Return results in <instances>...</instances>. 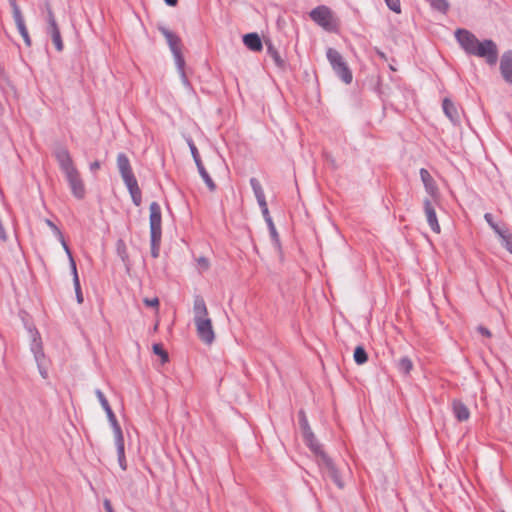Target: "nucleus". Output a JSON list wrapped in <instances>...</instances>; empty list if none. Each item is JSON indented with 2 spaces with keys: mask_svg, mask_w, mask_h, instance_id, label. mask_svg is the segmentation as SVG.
Here are the masks:
<instances>
[{
  "mask_svg": "<svg viewBox=\"0 0 512 512\" xmlns=\"http://www.w3.org/2000/svg\"><path fill=\"white\" fill-rule=\"evenodd\" d=\"M117 166L123 181L135 177L129 162L128 157L124 153H120L117 156Z\"/></svg>",
  "mask_w": 512,
  "mask_h": 512,
  "instance_id": "f8f14e48",
  "label": "nucleus"
},
{
  "mask_svg": "<svg viewBox=\"0 0 512 512\" xmlns=\"http://www.w3.org/2000/svg\"><path fill=\"white\" fill-rule=\"evenodd\" d=\"M306 444L310 449L318 456V463L322 468L323 472L332 479V481L339 487L343 488L344 484L339 476V473L334 466L331 459L324 453L321 445L317 442L313 432H307L304 434Z\"/></svg>",
  "mask_w": 512,
  "mask_h": 512,
  "instance_id": "20e7f679",
  "label": "nucleus"
},
{
  "mask_svg": "<svg viewBox=\"0 0 512 512\" xmlns=\"http://www.w3.org/2000/svg\"><path fill=\"white\" fill-rule=\"evenodd\" d=\"M243 43L245 46L255 52L262 50V41L257 33H249L244 35Z\"/></svg>",
  "mask_w": 512,
  "mask_h": 512,
  "instance_id": "f3484780",
  "label": "nucleus"
},
{
  "mask_svg": "<svg viewBox=\"0 0 512 512\" xmlns=\"http://www.w3.org/2000/svg\"><path fill=\"white\" fill-rule=\"evenodd\" d=\"M95 394L104 410L107 409L108 407H110L108 400L106 399V397L104 396V394L101 390L97 389L95 391Z\"/></svg>",
  "mask_w": 512,
  "mask_h": 512,
  "instance_id": "4c0bfd02",
  "label": "nucleus"
},
{
  "mask_svg": "<svg viewBox=\"0 0 512 512\" xmlns=\"http://www.w3.org/2000/svg\"><path fill=\"white\" fill-rule=\"evenodd\" d=\"M15 24L17 26V29L20 33V35L22 36L26 46L30 47L31 44H32V41H31V38L29 36V33H28V30L26 28V25H25V22H24V18H19V19H15Z\"/></svg>",
  "mask_w": 512,
  "mask_h": 512,
  "instance_id": "aec40b11",
  "label": "nucleus"
},
{
  "mask_svg": "<svg viewBox=\"0 0 512 512\" xmlns=\"http://www.w3.org/2000/svg\"><path fill=\"white\" fill-rule=\"evenodd\" d=\"M153 352L161 357L162 363H166L168 361V353L163 349L161 344L153 345Z\"/></svg>",
  "mask_w": 512,
  "mask_h": 512,
  "instance_id": "2f4dec72",
  "label": "nucleus"
},
{
  "mask_svg": "<svg viewBox=\"0 0 512 512\" xmlns=\"http://www.w3.org/2000/svg\"><path fill=\"white\" fill-rule=\"evenodd\" d=\"M455 36L465 52L484 58L490 65L496 64L498 60V49L492 40L480 42L474 34L465 29H458Z\"/></svg>",
  "mask_w": 512,
  "mask_h": 512,
  "instance_id": "f257e3e1",
  "label": "nucleus"
},
{
  "mask_svg": "<svg viewBox=\"0 0 512 512\" xmlns=\"http://www.w3.org/2000/svg\"><path fill=\"white\" fill-rule=\"evenodd\" d=\"M106 412V415H107V418H108V421L113 429V433H119V432H122V429L116 419V416L114 414V412L112 411L111 407H108L107 409L104 410Z\"/></svg>",
  "mask_w": 512,
  "mask_h": 512,
  "instance_id": "393cba45",
  "label": "nucleus"
},
{
  "mask_svg": "<svg viewBox=\"0 0 512 512\" xmlns=\"http://www.w3.org/2000/svg\"><path fill=\"white\" fill-rule=\"evenodd\" d=\"M168 5L174 6L177 3V0H165Z\"/></svg>",
  "mask_w": 512,
  "mask_h": 512,
  "instance_id": "3c124183",
  "label": "nucleus"
},
{
  "mask_svg": "<svg viewBox=\"0 0 512 512\" xmlns=\"http://www.w3.org/2000/svg\"><path fill=\"white\" fill-rule=\"evenodd\" d=\"M188 145H189V148H190V151H191V154L193 156L195 163L200 162L201 159H200L198 150H197L196 146L194 145V143L190 140V141H188Z\"/></svg>",
  "mask_w": 512,
  "mask_h": 512,
  "instance_id": "ea45409f",
  "label": "nucleus"
},
{
  "mask_svg": "<svg viewBox=\"0 0 512 512\" xmlns=\"http://www.w3.org/2000/svg\"><path fill=\"white\" fill-rule=\"evenodd\" d=\"M299 423H300V427H301L303 435L307 434V432H312L311 428L309 426L307 417L305 415V412L302 410L299 412Z\"/></svg>",
  "mask_w": 512,
  "mask_h": 512,
  "instance_id": "7c9ffc66",
  "label": "nucleus"
},
{
  "mask_svg": "<svg viewBox=\"0 0 512 512\" xmlns=\"http://www.w3.org/2000/svg\"><path fill=\"white\" fill-rule=\"evenodd\" d=\"M118 463H119V466L121 467L122 470H126L127 469V463H126L125 455L124 456H118Z\"/></svg>",
  "mask_w": 512,
  "mask_h": 512,
  "instance_id": "a18cd8bd",
  "label": "nucleus"
},
{
  "mask_svg": "<svg viewBox=\"0 0 512 512\" xmlns=\"http://www.w3.org/2000/svg\"><path fill=\"white\" fill-rule=\"evenodd\" d=\"M501 512H504V511H501Z\"/></svg>",
  "mask_w": 512,
  "mask_h": 512,
  "instance_id": "603ef678",
  "label": "nucleus"
},
{
  "mask_svg": "<svg viewBox=\"0 0 512 512\" xmlns=\"http://www.w3.org/2000/svg\"><path fill=\"white\" fill-rule=\"evenodd\" d=\"M161 241V235H158L157 239L151 237V254L154 258L159 256V245Z\"/></svg>",
  "mask_w": 512,
  "mask_h": 512,
  "instance_id": "72a5a7b5",
  "label": "nucleus"
},
{
  "mask_svg": "<svg viewBox=\"0 0 512 512\" xmlns=\"http://www.w3.org/2000/svg\"><path fill=\"white\" fill-rule=\"evenodd\" d=\"M443 110L445 115L452 121L457 122L459 120V113L454 105V103L449 100L448 98H445L443 100Z\"/></svg>",
  "mask_w": 512,
  "mask_h": 512,
  "instance_id": "a211bd4d",
  "label": "nucleus"
},
{
  "mask_svg": "<svg viewBox=\"0 0 512 512\" xmlns=\"http://www.w3.org/2000/svg\"><path fill=\"white\" fill-rule=\"evenodd\" d=\"M103 504H104V508H105L106 512H114L111 502L108 499H105Z\"/></svg>",
  "mask_w": 512,
  "mask_h": 512,
  "instance_id": "49530a36",
  "label": "nucleus"
},
{
  "mask_svg": "<svg viewBox=\"0 0 512 512\" xmlns=\"http://www.w3.org/2000/svg\"><path fill=\"white\" fill-rule=\"evenodd\" d=\"M259 206L261 208L263 217L265 218V221L267 222L269 228H273V221H272V218H271L269 210H268L267 202H264L263 205H259Z\"/></svg>",
  "mask_w": 512,
  "mask_h": 512,
  "instance_id": "f704fd0d",
  "label": "nucleus"
},
{
  "mask_svg": "<svg viewBox=\"0 0 512 512\" xmlns=\"http://www.w3.org/2000/svg\"><path fill=\"white\" fill-rule=\"evenodd\" d=\"M158 29L161 32V34L165 37V39L169 45V48L173 54L175 64H176L179 72L181 73L182 77L185 78V74H184L185 60H184V57H183L182 51H181V39L175 33L170 31L166 27L161 26Z\"/></svg>",
  "mask_w": 512,
  "mask_h": 512,
  "instance_id": "423d86ee",
  "label": "nucleus"
},
{
  "mask_svg": "<svg viewBox=\"0 0 512 512\" xmlns=\"http://www.w3.org/2000/svg\"><path fill=\"white\" fill-rule=\"evenodd\" d=\"M74 288H75V292H76L77 302L79 304H81L83 302V295L81 292L80 281H78V286L74 285Z\"/></svg>",
  "mask_w": 512,
  "mask_h": 512,
  "instance_id": "c03bdc74",
  "label": "nucleus"
},
{
  "mask_svg": "<svg viewBox=\"0 0 512 512\" xmlns=\"http://www.w3.org/2000/svg\"><path fill=\"white\" fill-rule=\"evenodd\" d=\"M197 263H198L199 269L202 271H206L209 268V261L205 257H199L197 259Z\"/></svg>",
  "mask_w": 512,
  "mask_h": 512,
  "instance_id": "a19ab883",
  "label": "nucleus"
},
{
  "mask_svg": "<svg viewBox=\"0 0 512 512\" xmlns=\"http://www.w3.org/2000/svg\"><path fill=\"white\" fill-rule=\"evenodd\" d=\"M150 210V234L151 237L157 239L162 234L161 228V208L157 202H152L149 206Z\"/></svg>",
  "mask_w": 512,
  "mask_h": 512,
  "instance_id": "1a4fd4ad",
  "label": "nucleus"
},
{
  "mask_svg": "<svg viewBox=\"0 0 512 512\" xmlns=\"http://www.w3.org/2000/svg\"><path fill=\"white\" fill-rule=\"evenodd\" d=\"M485 220L490 225V227L498 234L502 231V229L493 221V216L490 213H486L484 215Z\"/></svg>",
  "mask_w": 512,
  "mask_h": 512,
  "instance_id": "e433bc0d",
  "label": "nucleus"
},
{
  "mask_svg": "<svg viewBox=\"0 0 512 512\" xmlns=\"http://www.w3.org/2000/svg\"><path fill=\"white\" fill-rule=\"evenodd\" d=\"M310 18L327 31H335L337 29V21L327 6L321 5L314 8L310 12Z\"/></svg>",
  "mask_w": 512,
  "mask_h": 512,
  "instance_id": "0eeeda50",
  "label": "nucleus"
},
{
  "mask_svg": "<svg viewBox=\"0 0 512 512\" xmlns=\"http://www.w3.org/2000/svg\"><path fill=\"white\" fill-rule=\"evenodd\" d=\"M452 410L454 416L460 422L467 421L470 418L468 407L460 400H453Z\"/></svg>",
  "mask_w": 512,
  "mask_h": 512,
  "instance_id": "4468645a",
  "label": "nucleus"
},
{
  "mask_svg": "<svg viewBox=\"0 0 512 512\" xmlns=\"http://www.w3.org/2000/svg\"><path fill=\"white\" fill-rule=\"evenodd\" d=\"M114 440H115V445H116V449H117V455L124 456L125 455V445H124L123 432L115 433Z\"/></svg>",
  "mask_w": 512,
  "mask_h": 512,
  "instance_id": "bb28decb",
  "label": "nucleus"
},
{
  "mask_svg": "<svg viewBox=\"0 0 512 512\" xmlns=\"http://www.w3.org/2000/svg\"><path fill=\"white\" fill-rule=\"evenodd\" d=\"M9 3L11 5V8H12V12H13V18L14 20L15 19H19V18H22L23 15L21 13V10L16 2V0H9Z\"/></svg>",
  "mask_w": 512,
  "mask_h": 512,
  "instance_id": "c9c22d12",
  "label": "nucleus"
},
{
  "mask_svg": "<svg viewBox=\"0 0 512 512\" xmlns=\"http://www.w3.org/2000/svg\"><path fill=\"white\" fill-rule=\"evenodd\" d=\"M196 166L198 168V171H199V174L201 175L202 179L204 180V182L206 183L207 187L213 191L215 189V183L213 182V180L211 179V177L209 176L208 172L206 171L202 161L200 162H197L196 163Z\"/></svg>",
  "mask_w": 512,
  "mask_h": 512,
  "instance_id": "4be33fe9",
  "label": "nucleus"
},
{
  "mask_svg": "<svg viewBox=\"0 0 512 512\" xmlns=\"http://www.w3.org/2000/svg\"><path fill=\"white\" fill-rule=\"evenodd\" d=\"M387 6L394 12L400 13L401 12V6L399 0H385Z\"/></svg>",
  "mask_w": 512,
  "mask_h": 512,
  "instance_id": "58836bf2",
  "label": "nucleus"
},
{
  "mask_svg": "<svg viewBox=\"0 0 512 512\" xmlns=\"http://www.w3.org/2000/svg\"><path fill=\"white\" fill-rule=\"evenodd\" d=\"M498 236L501 238L503 245L506 249L512 254V235L508 233L506 230H502L498 233Z\"/></svg>",
  "mask_w": 512,
  "mask_h": 512,
  "instance_id": "c756f323",
  "label": "nucleus"
},
{
  "mask_svg": "<svg viewBox=\"0 0 512 512\" xmlns=\"http://www.w3.org/2000/svg\"><path fill=\"white\" fill-rule=\"evenodd\" d=\"M65 252H66V254L68 256V259H69V264H70L71 272H72V275H73V284L78 286L79 277H78V272H77V267H76L75 260H74V258L72 256V253H71L69 248H68V251H65Z\"/></svg>",
  "mask_w": 512,
  "mask_h": 512,
  "instance_id": "c85d7f7f",
  "label": "nucleus"
},
{
  "mask_svg": "<svg viewBox=\"0 0 512 512\" xmlns=\"http://www.w3.org/2000/svg\"><path fill=\"white\" fill-rule=\"evenodd\" d=\"M397 367L401 373L408 375L413 368V364L408 357H403L399 360Z\"/></svg>",
  "mask_w": 512,
  "mask_h": 512,
  "instance_id": "a878e982",
  "label": "nucleus"
},
{
  "mask_svg": "<svg viewBox=\"0 0 512 512\" xmlns=\"http://www.w3.org/2000/svg\"><path fill=\"white\" fill-rule=\"evenodd\" d=\"M478 331H479L482 335H484V336H486V337H490V336H491L490 331H489L487 328L483 327V326H479V327H478Z\"/></svg>",
  "mask_w": 512,
  "mask_h": 512,
  "instance_id": "de8ad7c7",
  "label": "nucleus"
},
{
  "mask_svg": "<svg viewBox=\"0 0 512 512\" xmlns=\"http://www.w3.org/2000/svg\"><path fill=\"white\" fill-rule=\"evenodd\" d=\"M500 70L505 81L512 84V51L503 54L500 61Z\"/></svg>",
  "mask_w": 512,
  "mask_h": 512,
  "instance_id": "ddd939ff",
  "label": "nucleus"
},
{
  "mask_svg": "<svg viewBox=\"0 0 512 512\" xmlns=\"http://www.w3.org/2000/svg\"><path fill=\"white\" fill-rule=\"evenodd\" d=\"M193 313L198 337L205 344H212L215 339V333L207 306L201 296L194 298Z\"/></svg>",
  "mask_w": 512,
  "mask_h": 512,
  "instance_id": "7ed1b4c3",
  "label": "nucleus"
},
{
  "mask_svg": "<svg viewBox=\"0 0 512 512\" xmlns=\"http://www.w3.org/2000/svg\"><path fill=\"white\" fill-rule=\"evenodd\" d=\"M268 52L271 54V56L273 57V59L275 60V62L277 64L281 63L280 56H279L278 52L273 48L272 45L268 46Z\"/></svg>",
  "mask_w": 512,
  "mask_h": 512,
  "instance_id": "37998d69",
  "label": "nucleus"
},
{
  "mask_svg": "<svg viewBox=\"0 0 512 512\" xmlns=\"http://www.w3.org/2000/svg\"><path fill=\"white\" fill-rule=\"evenodd\" d=\"M15 24L17 26V29L20 33V35L22 36L26 46L30 47L31 44H32V41H31V38L29 36V33H28V30L26 28V25H25V22H24V18H19V19H15Z\"/></svg>",
  "mask_w": 512,
  "mask_h": 512,
  "instance_id": "412c9836",
  "label": "nucleus"
},
{
  "mask_svg": "<svg viewBox=\"0 0 512 512\" xmlns=\"http://www.w3.org/2000/svg\"><path fill=\"white\" fill-rule=\"evenodd\" d=\"M55 156L61 170L65 174L66 180L68 181L72 194L78 199L84 198V182L71 158L69 151L66 148H59L56 151Z\"/></svg>",
  "mask_w": 512,
  "mask_h": 512,
  "instance_id": "f03ea898",
  "label": "nucleus"
},
{
  "mask_svg": "<svg viewBox=\"0 0 512 512\" xmlns=\"http://www.w3.org/2000/svg\"><path fill=\"white\" fill-rule=\"evenodd\" d=\"M326 56L334 72L344 83L350 84L353 79L352 72L342 55L337 50L328 48Z\"/></svg>",
  "mask_w": 512,
  "mask_h": 512,
  "instance_id": "39448f33",
  "label": "nucleus"
},
{
  "mask_svg": "<svg viewBox=\"0 0 512 512\" xmlns=\"http://www.w3.org/2000/svg\"><path fill=\"white\" fill-rule=\"evenodd\" d=\"M271 235L274 239H277L278 234L276 232L275 226L273 225V228H270Z\"/></svg>",
  "mask_w": 512,
  "mask_h": 512,
  "instance_id": "8fccbe9b",
  "label": "nucleus"
},
{
  "mask_svg": "<svg viewBox=\"0 0 512 512\" xmlns=\"http://www.w3.org/2000/svg\"><path fill=\"white\" fill-rule=\"evenodd\" d=\"M124 183L130 192L133 203L136 206H139L142 201V194H141V190L138 186V182H137L136 178L133 177V178H131V180L128 179V180L124 181Z\"/></svg>",
  "mask_w": 512,
  "mask_h": 512,
  "instance_id": "2eb2a0df",
  "label": "nucleus"
},
{
  "mask_svg": "<svg viewBox=\"0 0 512 512\" xmlns=\"http://www.w3.org/2000/svg\"><path fill=\"white\" fill-rule=\"evenodd\" d=\"M47 33L51 36L52 42L58 52H62L64 49L63 40L61 37L60 29L58 24H52L47 26Z\"/></svg>",
  "mask_w": 512,
  "mask_h": 512,
  "instance_id": "dca6fc26",
  "label": "nucleus"
},
{
  "mask_svg": "<svg viewBox=\"0 0 512 512\" xmlns=\"http://www.w3.org/2000/svg\"><path fill=\"white\" fill-rule=\"evenodd\" d=\"M44 7H45V10H46V13H47V23H48V25L56 24L57 21H56L54 12H53L52 7H51V5H50V3L48 1L45 2Z\"/></svg>",
  "mask_w": 512,
  "mask_h": 512,
  "instance_id": "473e14b6",
  "label": "nucleus"
},
{
  "mask_svg": "<svg viewBox=\"0 0 512 512\" xmlns=\"http://www.w3.org/2000/svg\"><path fill=\"white\" fill-rule=\"evenodd\" d=\"M420 177L424 184L426 192L431 196V198L434 201H436L438 198V188L433 177L425 168L420 169Z\"/></svg>",
  "mask_w": 512,
  "mask_h": 512,
  "instance_id": "9b49d317",
  "label": "nucleus"
},
{
  "mask_svg": "<svg viewBox=\"0 0 512 512\" xmlns=\"http://www.w3.org/2000/svg\"><path fill=\"white\" fill-rule=\"evenodd\" d=\"M100 169V162L99 161H94L90 164V170L92 172H96L97 170Z\"/></svg>",
  "mask_w": 512,
  "mask_h": 512,
  "instance_id": "09e8293b",
  "label": "nucleus"
},
{
  "mask_svg": "<svg viewBox=\"0 0 512 512\" xmlns=\"http://www.w3.org/2000/svg\"><path fill=\"white\" fill-rule=\"evenodd\" d=\"M45 223L53 231L55 236L58 238V240L60 241L64 251H68V245H67V243H66V241L64 239V236H63L61 230L49 219H46Z\"/></svg>",
  "mask_w": 512,
  "mask_h": 512,
  "instance_id": "5701e85b",
  "label": "nucleus"
},
{
  "mask_svg": "<svg viewBox=\"0 0 512 512\" xmlns=\"http://www.w3.org/2000/svg\"><path fill=\"white\" fill-rule=\"evenodd\" d=\"M31 351L34 354L35 361L38 366V370L43 379L48 378V360L43 351L42 341L37 331L31 333Z\"/></svg>",
  "mask_w": 512,
  "mask_h": 512,
  "instance_id": "6e6552de",
  "label": "nucleus"
},
{
  "mask_svg": "<svg viewBox=\"0 0 512 512\" xmlns=\"http://www.w3.org/2000/svg\"><path fill=\"white\" fill-rule=\"evenodd\" d=\"M144 304L148 307H154L156 309H158V306H159V299L157 297H154V298H145L143 300Z\"/></svg>",
  "mask_w": 512,
  "mask_h": 512,
  "instance_id": "79ce46f5",
  "label": "nucleus"
},
{
  "mask_svg": "<svg viewBox=\"0 0 512 512\" xmlns=\"http://www.w3.org/2000/svg\"><path fill=\"white\" fill-rule=\"evenodd\" d=\"M250 185L253 189V192H254V195L257 199V202L259 205H263L264 202H266V199H265V194H264V190L260 184V182L258 181V179L256 178H251L250 179Z\"/></svg>",
  "mask_w": 512,
  "mask_h": 512,
  "instance_id": "6ab92c4d",
  "label": "nucleus"
},
{
  "mask_svg": "<svg viewBox=\"0 0 512 512\" xmlns=\"http://www.w3.org/2000/svg\"><path fill=\"white\" fill-rule=\"evenodd\" d=\"M354 360L357 364L362 365L367 362L368 356L362 346H357L354 351Z\"/></svg>",
  "mask_w": 512,
  "mask_h": 512,
  "instance_id": "cd10ccee",
  "label": "nucleus"
},
{
  "mask_svg": "<svg viewBox=\"0 0 512 512\" xmlns=\"http://www.w3.org/2000/svg\"><path fill=\"white\" fill-rule=\"evenodd\" d=\"M430 6L443 14H446L449 10V2L447 0H426Z\"/></svg>",
  "mask_w": 512,
  "mask_h": 512,
  "instance_id": "b1692460",
  "label": "nucleus"
},
{
  "mask_svg": "<svg viewBox=\"0 0 512 512\" xmlns=\"http://www.w3.org/2000/svg\"><path fill=\"white\" fill-rule=\"evenodd\" d=\"M436 201H434L433 199H424L423 201V206H424V212H425V216H426V219H427V222L431 228V230L437 234H439L441 232V227L439 225V222H438V219H437V216H436V211H435V205L434 203H436Z\"/></svg>",
  "mask_w": 512,
  "mask_h": 512,
  "instance_id": "9d476101",
  "label": "nucleus"
}]
</instances>
